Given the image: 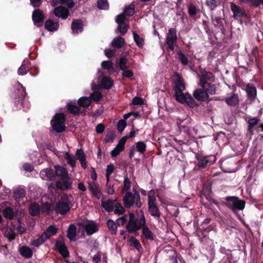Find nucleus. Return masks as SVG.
I'll use <instances>...</instances> for the list:
<instances>
[{"label":"nucleus","instance_id":"1","mask_svg":"<svg viewBox=\"0 0 263 263\" xmlns=\"http://www.w3.org/2000/svg\"><path fill=\"white\" fill-rule=\"evenodd\" d=\"M140 213L139 219L135 217L133 213L129 214V220L125 226V229L129 233H133V232L140 230L144 226V223H146L143 211L140 210Z\"/></svg>","mask_w":263,"mask_h":263},{"label":"nucleus","instance_id":"2","mask_svg":"<svg viewBox=\"0 0 263 263\" xmlns=\"http://www.w3.org/2000/svg\"><path fill=\"white\" fill-rule=\"evenodd\" d=\"M224 200L225 202L223 204L233 213L242 211L245 208V201L236 196H227L224 198Z\"/></svg>","mask_w":263,"mask_h":263},{"label":"nucleus","instance_id":"3","mask_svg":"<svg viewBox=\"0 0 263 263\" xmlns=\"http://www.w3.org/2000/svg\"><path fill=\"white\" fill-rule=\"evenodd\" d=\"M25 88L20 82L15 85L14 90L11 95L13 102L15 106H22L26 96Z\"/></svg>","mask_w":263,"mask_h":263},{"label":"nucleus","instance_id":"4","mask_svg":"<svg viewBox=\"0 0 263 263\" xmlns=\"http://www.w3.org/2000/svg\"><path fill=\"white\" fill-rule=\"evenodd\" d=\"M174 75L176 78L173 80V89L175 91L174 97L176 100L181 96L183 97V91L185 89V85L183 78L177 72H175Z\"/></svg>","mask_w":263,"mask_h":263},{"label":"nucleus","instance_id":"5","mask_svg":"<svg viewBox=\"0 0 263 263\" xmlns=\"http://www.w3.org/2000/svg\"><path fill=\"white\" fill-rule=\"evenodd\" d=\"M66 119V116L62 113H57L53 119L51 121V125L53 130L58 133H61L66 130L65 125Z\"/></svg>","mask_w":263,"mask_h":263},{"label":"nucleus","instance_id":"6","mask_svg":"<svg viewBox=\"0 0 263 263\" xmlns=\"http://www.w3.org/2000/svg\"><path fill=\"white\" fill-rule=\"evenodd\" d=\"M72 180L68 176L60 178L55 182L56 190L61 191H66L72 189Z\"/></svg>","mask_w":263,"mask_h":263},{"label":"nucleus","instance_id":"7","mask_svg":"<svg viewBox=\"0 0 263 263\" xmlns=\"http://www.w3.org/2000/svg\"><path fill=\"white\" fill-rule=\"evenodd\" d=\"M196 158L198 160L197 166L200 168H205L207 165L212 164L216 159L215 156L213 155L202 157L199 154L196 155Z\"/></svg>","mask_w":263,"mask_h":263},{"label":"nucleus","instance_id":"8","mask_svg":"<svg viewBox=\"0 0 263 263\" xmlns=\"http://www.w3.org/2000/svg\"><path fill=\"white\" fill-rule=\"evenodd\" d=\"M177 41V30L174 28H171L168 30L166 37V43L168 49L173 51L175 48V44Z\"/></svg>","mask_w":263,"mask_h":263},{"label":"nucleus","instance_id":"9","mask_svg":"<svg viewBox=\"0 0 263 263\" xmlns=\"http://www.w3.org/2000/svg\"><path fill=\"white\" fill-rule=\"evenodd\" d=\"M137 194H139L138 191L134 190V193H132L130 191L126 192L123 198L124 206L127 209H130L135 204V200L137 199Z\"/></svg>","mask_w":263,"mask_h":263},{"label":"nucleus","instance_id":"10","mask_svg":"<svg viewBox=\"0 0 263 263\" xmlns=\"http://www.w3.org/2000/svg\"><path fill=\"white\" fill-rule=\"evenodd\" d=\"M230 8L233 12L234 18L238 21L240 24L242 23V21L241 19L242 17H248V15L245 12V10L235 4L231 3Z\"/></svg>","mask_w":263,"mask_h":263},{"label":"nucleus","instance_id":"11","mask_svg":"<svg viewBox=\"0 0 263 263\" xmlns=\"http://www.w3.org/2000/svg\"><path fill=\"white\" fill-rule=\"evenodd\" d=\"M32 18L34 25L37 27H40L43 26L45 17L42 10L35 9L33 11Z\"/></svg>","mask_w":263,"mask_h":263},{"label":"nucleus","instance_id":"12","mask_svg":"<svg viewBox=\"0 0 263 263\" xmlns=\"http://www.w3.org/2000/svg\"><path fill=\"white\" fill-rule=\"evenodd\" d=\"M246 91L250 101V103H253L257 96V90L255 85L250 83L248 84L246 86Z\"/></svg>","mask_w":263,"mask_h":263},{"label":"nucleus","instance_id":"13","mask_svg":"<svg viewBox=\"0 0 263 263\" xmlns=\"http://www.w3.org/2000/svg\"><path fill=\"white\" fill-rule=\"evenodd\" d=\"M53 13L56 16L65 20L70 15L69 9L60 6L54 8Z\"/></svg>","mask_w":263,"mask_h":263},{"label":"nucleus","instance_id":"14","mask_svg":"<svg viewBox=\"0 0 263 263\" xmlns=\"http://www.w3.org/2000/svg\"><path fill=\"white\" fill-rule=\"evenodd\" d=\"M85 229L87 235H91L97 232L99 230L97 223L93 221H89L86 224H80Z\"/></svg>","mask_w":263,"mask_h":263},{"label":"nucleus","instance_id":"15","mask_svg":"<svg viewBox=\"0 0 263 263\" xmlns=\"http://www.w3.org/2000/svg\"><path fill=\"white\" fill-rule=\"evenodd\" d=\"M66 107L68 112L74 116H78L80 115L84 116L85 115V110L82 111L80 107L74 103L68 102L66 105Z\"/></svg>","mask_w":263,"mask_h":263},{"label":"nucleus","instance_id":"16","mask_svg":"<svg viewBox=\"0 0 263 263\" xmlns=\"http://www.w3.org/2000/svg\"><path fill=\"white\" fill-rule=\"evenodd\" d=\"M70 210V204L63 202H57L55 206V211L57 213L64 215Z\"/></svg>","mask_w":263,"mask_h":263},{"label":"nucleus","instance_id":"17","mask_svg":"<svg viewBox=\"0 0 263 263\" xmlns=\"http://www.w3.org/2000/svg\"><path fill=\"white\" fill-rule=\"evenodd\" d=\"M193 97L195 99L200 101H204L209 97L207 92L204 91L203 89H195L193 92Z\"/></svg>","mask_w":263,"mask_h":263},{"label":"nucleus","instance_id":"18","mask_svg":"<svg viewBox=\"0 0 263 263\" xmlns=\"http://www.w3.org/2000/svg\"><path fill=\"white\" fill-rule=\"evenodd\" d=\"M84 24L82 20L80 19L74 20L71 23V29L74 34L81 33L83 30Z\"/></svg>","mask_w":263,"mask_h":263},{"label":"nucleus","instance_id":"19","mask_svg":"<svg viewBox=\"0 0 263 263\" xmlns=\"http://www.w3.org/2000/svg\"><path fill=\"white\" fill-rule=\"evenodd\" d=\"M176 101L181 104L186 103L191 108H193L198 105L192 96L186 98L184 94L183 95V97L181 96L178 98V100H176Z\"/></svg>","mask_w":263,"mask_h":263},{"label":"nucleus","instance_id":"20","mask_svg":"<svg viewBox=\"0 0 263 263\" xmlns=\"http://www.w3.org/2000/svg\"><path fill=\"white\" fill-rule=\"evenodd\" d=\"M44 26L48 31L53 32L58 30L59 24L58 22H54L52 20L48 19L45 21Z\"/></svg>","mask_w":263,"mask_h":263},{"label":"nucleus","instance_id":"21","mask_svg":"<svg viewBox=\"0 0 263 263\" xmlns=\"http://www.w3.org/2000/svg\"><path fill=\"white\" fill-rule=\"evenodd\" d=\"M30 61L28 60H24L22 64V65L18 68L17 70L18 74L23 76L27 74V72L30 68Z\"/></svg>","mask_w":263,"mask_h":263},{"label":"nucleus","instance_id":"22","mask_svg":"<svg viewBox=\"0 0 263 263\" xmlns=\"http://www.w3.org/2000/svg\"><path fill=\"white\" fill-rule=\"evenodd\" d=\"M148 211L150 215L155 218H160L161 213L157 204L148 205Z\"/></svg>","mask_w":263,"mask_h":263},{"label":"nucleus","instance_id":"23","mask_svg":"<svg viewBox=\"0 0 263 263\" xmlns=\"http://www.w3.org/2000/svg\"><path fill=\"white\" fill-rule=\"evenodd\" d=\"M211 20L215 27L219 28L222 31L224 30L223 18L220 16H212Z\"/></svg>","mask_w":263,"mask_h":263},{"label":"nucleus","instance_id":"24","mask_svg":"<svg viewBox=\"0 0 263 263\" xmlns=\"http://www.w3.org/2000/svg\"><path fill=\"white\" fill-rule=\"evenodd\" d=\"M226 103L230 106H236L239 103L238 96L236 93H233V95L224 100Z\"/></svg>","mask_w":263,"mask_h":263},{"label":"nucleus","instance_id":"25","mask_svg":"<svg viewBox=\"0 0 263 263\" xmlns=\"http://www.w3.org/2000/svg\"><path fill=\"white\" fill-rule=\"evenodd\" d=\"M58 232V229L53 225H50L44 231L42 234L45 237V239H48L51 236L55 235Z\"/></svg>","mask_w":263,"mask_h":263},{"label":"nucleus","instance_id":"26","mask_svg":"<svg viewBox=\"0 0 263 263\" xmlns=\"http://www.w3.org/2000/svg\"><path fill=\"white\" fill-rule=\"evenodd\" d=\"M115 202V200L109 199H107L106 201H102L101 202V206L107 212H111L114 210Z\"/></svg>","mask_w":263,"mask_h":263},{"label":"nucleus","instance_id":"27","mask_svg":"<svg viewBox=\"0 0 263 263\" xmlns=\"http://www.w3.org/2000/svg\"><path fill=\"white\" fill-rule=\"evenodd\" d=\"M142 234L147 240H153L154 239V235L153 232L149 230V228L144 223V226L142 227Z\"/></svg>","mask_w":263,"mask_h":263},{"label":"nucleus","instance_id":"28","mask_svg":"<svg viewBox=\"0 0 263 263\" xmlns=\"http://www.w3.org/2000/svg\"><path fill=\"white\" fill-rule=\"evenodd\" d=\"M54 168L55 175L58 177L62 178L69 175L67 169L64 167L56 165L54 166Z\"/></svg>","mask_w":263,"mask_h":263},{"label":"nucleus","instance_id":"29","mask_svg":"<svg viewBox=\"0 0 263 263\" xmlns=\"http://www.w3.org/2000/svg\"><path fill=\"white\" fill-rule=\"evenodd\" d=\"M125 44L124 39L121 36L114 38L111 42V46L116 48H121Z\"/></svg>","mask_w":263,"mask_h":263},{"label":"nucleus","instance_id":"30","mask_svg":"<svg viewBox=\"0 0 263 263\" xmlns=\"http://www.w3.org/2000/svg\"><path fill=\"white\" fill-rule=\"evenodd\" d=\"M29 213L32 216H36L40 214V208L35 202L31 203L29 208Z\"/></svg>","mask_w":263,"mask_h":263},{"label":"nucleus","instance_id":"31","mask_svg":"<svg viewBox=\"0 0 263 263\" xmlns=\"http://www.w3.org/2000/svg\"><path fill=\"white\" fill-rule=\"evenodd\" d=\"M26 195V191L23 188H17L14 191L13 197L17 201H20Z\"/></svg>","mask_w":263,"mask_h":263},{"label":"nucleus","instance_id":"32","mask_svg":"<svg viewBox=\"0 0 263 263\" xmlns=\"http://www.w3.org/2000/svg\"><path fill=\"white\" fill-rule=\"evenodd\" d=\"M114 84L112 80L107 77H104L101 81V86L103 88L109 89L111 88Z\"/></svg>","mask_w":263,"mask_h":263},{"label":"nucleus","instance_id":"33","mask_svg":"<svg viewBox=\"0 0 263 263\" xmlns=\"http://www.w3.org/2000/svg\"><path fill=\"white\" fill-rule=\"evenodd\" d=\"M21 255L26 258H30L32 256L33 252L28 247L23 246L20 249Z\"/></svg>","mask_w":263,"mask_h":263},{"label":"nucleus","instance_id":"34","mask_svg":"<svg viewBox=\"0 0 263 263\" xmlns=\"http://www.w3.org/2000/svg\"><path fill=\"white\" fill-rule=\"evenodd\" d=\"M3 214L6 218L10 220L13 219L15 216L13 209L11 207H6L3 210Z\"/></svg>","mask_w":263,"mask_h":263},{"label":"nucleus","instance_id":"35","mask_svg":"<svg viewBox=\"0 0 263 263\" xmlns=\"http://www.w3.org/2000/svg\"><path fill=\"white\" fill-rule=\"evenodd\" d=\"M78 104L80 107L88 108L91 104V100L88 97H82L78 99Z\"/></svg>","mask_w":263,"mask_h":263},{"label":"nucleus","instance_id":"36","mask_svg":"<svg viewBox=\"0 0 263 263\" xmlns=\"http://www.w3.org/2000/svg\"><path fill=\"white\" fill-rule=\"evenodd\" d=\"M77 227L73 224H71L69 226L67 231V237L70 240H72L76 236Z\"/></svg>","mask_w":263,"mask_h":263},{"label":"nucleus","instance_id":"37","mask_svg":"<svg viewBox=\"0 0 263 263\" xmlns=\"http://www.w3.org/2000/svg\"><path fill=\"white\" fill-rule=\"evenodd\" d=\"M259 121L260 119L256 117L251 118L249 119L248 121V131L250 133H252L253 127L258 124Z\"/></svg>","mask_w":263,"mask_h":263},{"label":"nucleus","instance_id":"38","mask_svg":"<svg viewBox=\"0 0 263 263\" xmlns=\"http://www.w3.org/2000/svg\"><path fill=\"white\" fill-rule=\"evenodd\" d=\"M129 242L131 246H134L136 249L139 252H141L143 250L141 245L140 242L133 236H131L129 238Z\"/></svg>","mask_w":263,"mask_h":263},{"label":"nucleus","instance_id":"39","mask_svg":"<svg viewBox=\"0 0 263 263\" xmlns=\"http://www.w3.org/2000/svg\"><path fill=\"white\" fill-rule=\"evenodd\" d=\"M97 8L100 10H108L109 8L107 0H98L97 2Z\"/></svg>","mask_w":263,"mask_h":263},{"label":"nucleus","instance_id":"40","mask_svg":"<svg viewBox=\"0 0 263 263\" xmlns=\"http://www.w3.org/2000/svg\"><path fill=\"white\" fill-rule=\"evenodd\" d=\"M133 37L136 45L140 48H142L144 45V40L135 32H133Z\"/></svg>","mask_w":263,"mask_h":263},{"label":"nucleus","instance_id":"41","mask_svg":"<svg viewBox=\"0 0 263 263\" xmlns=\"http://www.w3.org/2000/svg\"><path fill=\"white\" fill-rule=\"evenodd\" d=\"M89 190L91 192L93 196L96 197L97 199H99L102 195L101 191L99 189L98 186L89 184L88 186Z\"/></svg>","mask_w":263,"mask_h":263},{"label":"nucleus","instance_id":"42","mask_svg":"<svg viewBox=\"0 0 263 263\" xmlns=\"http://www.w3.org/2000/svg\"><path fill=\"white\" fill-rule=\"evenodd\" d=\"M46 240L47 239H45L44 236L42 234L37 239L32 240L30 244L33 246L39 247L44 243Z\"/></svg>","mask_w":263,"mask_h":263},{"label":"nucleus","instance_id":"43","mask_svg":"<svg viewBox=\"0 0 263 263\" xmlns=\"http://www.w3.org/2000/svg\"><path fill=\"white\" fill-rule=\"evenodd\" d=\"M135 150L140 153L143 154L146 149V144L143 141H139L135 143Z\"/></svg>","mask_w":263,"mask_h":263},{"label":"nucleus","instance_id":"44","mask_svg":"<svg viewBox=\"0 0 263 263\" xmlns=\"http://www.w3.org/2000/svg\"><path fill=\"white\" fill-rule=\"evenodd\" d=\"M64 159L67 160V163L70 165L72 167H74L76 166V161L74 158L70 155L69 153L66 152L64 155Z\"/></svg>","mask_w":263,"mask_h":263},{"label":"nucleus","instance_id":"45","mask_svg":"<svg viewBox=\"0 0 263 263\" xmlns=\"http://www.w3.org/2000/svg\"><path fill=\"white\" fill-rule=\"evenodd\" d=\"M107 226L108 229L111 231V234H116L117 231V224L111 219L108 220Z\"/></svg>","mask_w":263,"mask_h":263},{"label":"nucleus","instance_id":"46","mask_svg":"<svg viewBox=\"0 0 263 263\" xmlns=\"http://www.w3.org/2000/svg\"><path fill=\"white\" fill-rule=\"evenodd\" d=\"M199 10L193 4L188 6V13L191 17H195Z\"/></svg>","mask_w":263,"mask_h":263},{"label":"nucleus","instance_id":"47","mask_svg":"<svg viewBox=\"0 0 263 263\" xmlns=\"http://www.w3.org/2000/svg\"><path fill=\"white\" fill-rule=\"evenodd\" d=\"M125 20V15L124 13H122L117 15L115 21L118 24L119 28H120L124 25Z\"/></svg>","mask_w":263,"mask_h":263},{"label":"nucleus","instance_id":"48","mask_svg":"<svg viewBox=\"0 0 263 263\" xmlns=\"http://www.w3.org/2000/svg\"><path fill=\"white\" fill-rule=\"evenodd\" d=\"M135 5L133 4H131L125 7L123 13L125 15L133 16L135 14Z\"/></svg>","mask_w":263,"mask_h":263},{"label":"nucleus","instance_id":"49","mask_svg":"<svg viewBox=\"0 0 263 263\" xmlns=\"http://www.w3.org/2000/svg\"><path fill=\"white\" fill-rule=\"evenodd\" d=\"M131 187V182L129 179V178L126 175L124 178V182H123V187L122 189V192L124 191L128 192V191H130Z\"/></svg>","mask_w":263,"mask_h":263},{"label":"nucleus","instance_id":"50","mask_svg":"<svg viewBox=\"0 0 263 263\" xmlns=\"http://www.w3.org/2000/svg\"><path fill=\"white\" fill-rule=\"evenodd\" d=\"M89 98L90 100L97 102L100 101L102 99V95L99 91H94L90 94Z\"/></svg>","mask_w":263,"mask_h":263},{"label":"nucleus","instance_id":"51","mask_svg":"<svg viewBox=\"0 0 263 263\" xmlns=\"http://www.w3.org/2000/svg\"><path fill=\"white\" fill-rule=\"evenodd\" d=\"M203 89L207 92L208 94L214 95L216 93L215 85L210 83H209L208 85H207L206 87H204Z\"/></svg>","mask_w":263,"mask_h":263},{"label":"nucleus","instance_id":"52","mask_svg":"<svg viewBox=\"0 0 263 263\" xmlns=\"http://www.w3.org/2000/svg\"><path fill=\"white\" fill-rule=\"evenodd\" d=\"M178 59L181 64L183 65H187L189 63V60L185 54L181 51L178 52Z\"/></svg>","mask_w":263,"mask_h":263},{"label":"nucleus","instance_id":"53","mask_svg":"<svg viewBox=\"0 0 263 263\" xmlns=\"http://www.w3.org/2000/svg\"><path fill=\"white\" fill-rule=\"evenodd\" d=\"M56 250L63 257L65 258L69 256V251L66 246L58 248Z\"/></svg>","mask_w":263,"mask_h":263},{"label":"nucleus","instance_id":"54","mask_svg":"<svg viewBox=\"0 0 263 263\" xmlns=\"http://www.w3.org/2000/svg\"><path fill=\"white\" fill-rule=\"evenodd\" d=\"M242 3H250L255 7H258L261 5H263V0H241Z\"/></svg>","mask_w":263,"mask_h":263},{"label":"nucleus","instance_id":"55","mask_svg":"<svg viewBox=\"0 0 263 263\" xmlns=\"http://www.w3.org/2000/svg\"><path fill=\"white\" fill-rule=\"evenodd\" d=\"M59 3L62 5H66L67 8L70 9L74 6V0H58L57 4Z\"/></svg>","mask_w":263,"mask_h":263},{"label":"nucleus","instance_id":"56","mask_svg":"<svg viewBox=\"0 0 263 263\" xmlns=\"http://www.w3.org/2000/svg\"><path fill=\"white\" fill-rule=\"evenodd\" d=\"M115 206L116 208L115 210H114L115 214L122 215L125 212V209L122 206L120 203H117L115 204Z\"/></svg>","mask_w":263,"mask_h":263},{"label":"nucleus","instance_id":"57","mask_svg":"<svg viewBox=\"0 0 263 263\" xmlns=\"http://www.w3.org/2000/svg\"><path fill=\"white\" fill-rule=\"evenodd\" d=\"M71 197V195L63 193L60 197V200L58 202H63L70 204L71 202L69 199V197Z\"/></svg>","mask_w":263,"mask_h":263},{"label":"nucleus","instance_id":"58","mask_svg":"<svg viewBox=\"0 0 263 263\" xmlns=\"http://www.w3.org/2000/svg\"><path fill=\"white\" fill-rule=\"evenodd\" d=\"M45 173L48 179L52 180L55 177V171L50 168H47L45 170Z\"/></svg>","mask_w":263,"mask_h":263},{"label":"nucleus","instance_id":"59","mask_svg":"<svg viewBox=\"0 0 263 263\" xmlns=\"http://www.w3.org/2000/svg\"><path fill=\"white\" fill-rule=\"evenodd\" d=\"M205 4L211 10H213L218 6V0L206 1Z\"/></svg>","mask_w":263,"mask_h":263},{"label":"nucleus","instance_id":"60","mask_svg":"<svg viewBox=\"0 0 263 263\" xmlns=\"http://www.w3.org/2000/svg\"><path fill=\"white\" fill-rule=\"evenodd\" d=\"M65 246L64 238L62 236H59L55 241V249Z\"/></svg>","mask_w":263,"mask_h":263},{"label":"nucleus","instance_id":"61","mask_svg":"<svg viewBox=\"0 0 263 263\" xmlns=\"http://www.w3.org/2000/svg\"><path fill=\"white\" fill-rule=\"evenodd\" d=\"M127 125L126 122L125 120H120L117 123V127L118 131L121 133L123 131Z\"/></svg>","mask_w":263,"mask_h":263},{"label":"nucleus","instance_id":"62","mask_svg":"<svg viewBox=\"0 0 263 263\" xmlns=\"http://www.w3.org/2000/svg\"><path fill=\"white\" fill-rule=\"evenodd\" d=\"M127 141V138L122 137L118 142V143L116 145V147L120 149L121 151H123L124 149L125 144L126 141Z\"/></svg>","mask_w":263,"mask_h":263},{"label":"nucleus","instance_id":"63","mask_svg":"<svg viewBox=\"0 0 263 263\" xmlns=\"http://www.w3.org/2000/svg\"><path fill=\"white\" fill-rule=\"evenodd\" d=\"M115 138V135L114 132H111L106 135L104 142L105 143L113 142Z\"/></svg>","mask_w":263,"mask_h":263},{"label":"nucleus","instance_id":"64","mask_svg":"<svg viewBox=\"0 0 263 263\" xmlns=\"http://www.w3.org/2000/svg\"><path fill=\"white\" fill-rule=\"evenodd\" d=\"M127 62V60L125 57H121L119 63V65L120 68L122 70H124L125 69L127 68V67L126 66Z\"/></svg>","mask_w":263,"mask_h":263}]
</instances>
